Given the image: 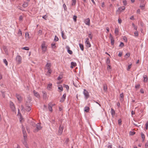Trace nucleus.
Masks as SVG:
<instances>
[{
    "label": "nucleus",
    "instance_id": "f257e3e1",
    "mask_svg": "<svg viewBox=\"0 0 148 148\" xmlns=\"http://www.w3.org/2000/svg\"><path fill=\"white\" fill-rule=\"evenodd\" d=\"M36 129L34 130V132H36L39 130H40L42 129V127L41 126V124L40 123H37L35 125Z\"/></svg>",
    "mask_w": 148,
    "mask_h": 148
},
{
    "label": "nucleus",
    "instance_id": "f03ea898",
    "mask_svg": "<svg viewBox=\"0 0 148 148\" xmlns=\"http://www.w3.org/2000/svg\"><path fill=\"white\" fill-rule=\"evenodd\" d=\"M63 128L64 126L63 125H62V124H60V125L58 131V133L59 135H61L62 134Z\"/></svg>",
    "mask_w": 148,
    "mask_h": 148
},
{
    "label": "nucleus",
    "instance_id": "7ed1b4c3",
    "mask_svg": "<svg viewBox=\"0 0 148 148\" xmlns=\"http://www.w3.org/2000/svg\"><path fill=\"white\" fill-rule=\"evenodd\" d=\"M84 92L83 94L85 96V98L87 99L88 98H89V92L88 91L85 89H84Z\"/></svg>",
    "mask_w": 148,
    "mask_h": 148
},
{
    "label": "nucleus",
    "instance_id": "20e7f679",
    "mask_svg": "<svg viewBox=\"0 0 148 148\" xmlns=\"http://www.w3.org/2000/svg\"><path fill=\"white\" fill-rule=\"evenodd\" d=\"M86 46L88 47H90L91 46V45L89 42V39L88 38H87L86 39V41L85 42Z\"/></svg>",
    "mask_w": 148,
    "mask_h": 148
},
{
    "label": "nucleus",
    "instance_id": "39448f33",
    "mask_svg": "<svg viewBox=\"0 0 148 148\" xmlns=\"http://www.w3.org/2000/svg\"><path fill=\"white\" fill-rule=\"evenodd\" d=\"M42 51L45 52L47 50V47L45 46V43L44 42H43V43L42 44Z\"/></svg>",
    "mask_w": 148,
    "mask_h": 148
},
{
    "label": "nucleus",
    "instance_id": "423d86ee",
    "mask_svg": "<svg viewBox=\"0 0 148 148\" xmlns=\"http://www.w3.org/2000/svg\"><path fill=\"white\" fill-rule=\"evenodd\" d=\"M22 129L23 133V135L24 138L25 139L27 137V135H26V131L25 130V128L24 127L23 125H22Z\"/></svg>",
    "mask_w": 148,
    "mask_h": 148
},
{
    "label": "nucleus",
    "instance_id": "0eeeda50",
    "mask_svg": "<svg viewBox=\"0 0 148 148\" xmlns=\"http://www.w3.org/2000/svg\"><path fill=\"white\" fill-rule=\"evenodd\" d=\"M16 61L18 62V64H20L21 63V58L20 56H17L16 57Z\"/></svg>",
    "mask_w": 148,
    "mask_h": 148
},
{
    "label": "nucleus",
    "instance_id": "6e6552de",
    "mask_svg": "<svg viewBox=\"0 0 148 148\" xmlns=\"http://www.w3.org/2000/svg\"><path fill=\"white\" fill-rule=\"evenodd\" d=\"M10 106L12 110L13 111H14L15 109V106L13 103L12 101L10 102Z\"/></svg>",
    "mask_w": 148,
    "mask_h": 148
},
{
    "label": "nucleus",
    "instance_id": "1a4fd4ad",
    "mask_svg": "<svg viewBox=\"0 0 148 148\" xmlns=\"http://www.w3.org/2000/svg\"><path fill=\"white\" fill-rule=\"evenodd\" d=\"M66 93L64 94L63 95L62 97L61 98L60 100V102H63L65 100V99H66Z\"/></svg>",
    "mask_w": 148,
    "mask_h": 148
},
{
    "label": "nucleus",
    "instance_id": "9d476101",
    "mask_svg": "<svg viewBox=\"0 0 148 148\" xmlns=\"http://www.w3.org/2000/svg\"><path fill=\"white\" fill-rule=\"evenodd\" d=\"M53 106V104L51 103H49L48 105V109L49 111L52 112V107Z\"/></svg>",
    "mask_w": 148,
    "mask_h": 148
},
{
    "label": "nucleus",
    "instance_id": "9b49d317",
    "mask_svg": "<svg viewBox=\"0 0 148 148\" xmlns=\"http://www.w3.org/2000/svg\"><path fill=\"white\" fill-rule=\"evenodd\" d=\"M84 23L86 25H90V20L89 18L86 19L84 20Z\"/></svg>",
    "mask_w": 148,
    "mask_h": 148
},
{
    "label": "nucleus",
    "instance_id": "f8f14e48",
    "mask_svg": "<svg viewBox=\"0 0 148 148\" xmlns=\"http://www.w3.org/2000/svg\"><path fill=\"white\" fill-rule=\"evenodd\" d=\"M3 50L4 51V52H5V53L7 55L8 54V49L7 48V47L6 46H3Z\"/></svg>",
    "mask_w": 148,
    "mask_h": 148
},
{
    "label": "nucleus",
    "instance_id": "ddd939ff",
    "mask_svg": "<svg viewBox=\"0 0 148 148\" xmlns=\"http://www.w3.org/2000/svg\"><path fill=\"white\" fill-rule=\"evenodd\" d=\"M33 93L34 95L37 98H39L40 97V95L39 93L36 92L35 90H33Z\"/></svg>",
    "mask_w": 148,
    "mask_h": 148
},
{
    "label": "nucleus",
    "instance_id": "4468645a",
    "mask_svg": "<svg viewBox=\"0 0 148 148\" xmlns=\"http://www.w3.org/2000/svg\"><path fill=\"white\" fill-rule=\"evenodd\" d=\"M26 139L24 138V140L23 141V143L25 146L26 148H28V146L27 145V143L26 141Z\"/></svg>",
    "mask_w": 148,
    "mask_h": 148
},
{
    "label": "nucleus",
    "instance_id": "2eb2a0df",
    "mask_svg": "<svg viewBox=\"0 0 148 148\" xmlns=\"http://www.w3.org/2000/svg\"><path fill=\"white\" fill-rule=\"evenodd\" d=\"M66 48L68 52L70 54H73L72 51L70 50V48L69 47V46H67Z\"/></svg>",
    "mask_w": 148,
    "mask_h": 148
},
{
    "label": "nucleus",
    "instance_id": "dca6fc26",
    "mask_svg": "<svg viewBox=\"0 0 148 148\" xmlns=\"http://www.w3.org/2000/svg\"><path fill=\"white\" fill-rule=\"evenodd\" d=\"M51 67V64L50 63L47 62L45 66L46 69L50 68Z\"/></svg>",
    "mask_w": 148,
    "mask_h": 148
},
{
    "label": "nucleus",
    "instance_id": "f3484780",
    "mask_svg": "<svg viewBox=\"0 0 148 148\" xmlns=\"http://www.w3.org/2000/svg\"><path fill=\"white\" fill-rule=\"evenodd\" d=\"M143 77L144 78V82L145 83L147 82L148 80V77L147 75H144Z\"/></svg>",
    "mask_w": 148,
    "mask_h": 148
},
{
    "label": "nucleus",
    "instance_id": "a211bd4d",
    "mask_svg": "<svg viewBox=\"0 0 148 148\" xmlns=\"http://www.w3.org/2000/svg\"><path fill=\"white\" fill-rule=\"evenodd\" d=\"M16 97L17 98V99L19 101H21V100L22 98L21 97V96L18 94H16Z\"/></svg>",
    "mask_w": 148,
    "mask_h": 148
},
{
    "label": "nucleus",
    "instance_id": "6ab92c4d",
    "mask_svg": "<svg viewBox=\"0 0 148 148\" xmlns=\"http://www.w3.org/2000/svg\"><path fill=\"white\" fill-rule=\"evenodd\" d=\"M71 68H73L75 66L77 65L76 63L75 62H71Z\"/></svg>",
    "mask_w": 148,
    "mask_h": 148
},
{
    "label": "nucleus",
    "instance_id": "aec40b11",
    "mask_svg": "<svg viewBox=\"0 0 148 148\" xmlns=\"http://www.w3.org/2000/svg\"><path fill=\"white\" fill-rule=\"evenodd\" d=\"M125 8V6H123L122 7H120L119 8L117 11L119 10L121 12H122L124 10Z\"/></svg>",
    "mask_w": 148,
    "mask_h": 148
},
{
    "label": "nucleus",
    "instance_id": "412c9836",
    "mask_svg": "<svg viewBox=\"0 0 148 148\" xmlns=\"http://www.w3.org/2000/svg\"><path fill=\"white\" fill-rule=\"evenodd\" d=\"M28 5V3L27 2H25L22 5V6L24 8H25L27 7Z\"/></svg>",
    "mask_w": 148,
    "mask_h": 148
},
{
    "label": "nucleus",
    "instance_id": "4be33fe9",
    "mask_svg": "<svg viewBox=\"0 0 148 148\" xmlns=\"http://www.w3.org/2000/svg\"><path fill=\"white\" fill-rule=\"evenodd\" d=\"M25 109L26 111L29 112L31 110V108L29 106H26Z\"/></svg>",
    "mask_w": 148,
    "mask_h": 148
},
{
    "label": "nucleus",
    "instance_id": "5701e85b",
    "mask_svg": "<svg viewBox=\"0 0 148 148\" xmlns=\"http://www.w3.org/2000/svg\"><path fill=\"white\" fill-rule=\"evenodd\" d=\"M52 86V84L50 83L48 85L47 89L49 90H50Z\"/></svg>",
    "mask_w": 148,
    "mask_h": 148
},
{
    "label": "nucleus",
    "instance_id": "b1692460",
    "mask_svg": "<svg viewBox=\"0 0 148 148\" xmlns=\"http://www.w3.org/2000/svg\"><path fill=\"white\" fill-rule=\"evenodd\" d=\"M90 110V108L88 107H86L84 108V111L86 112H89Z\"/></svg>",
    "mask_w": 148,
    "mask_h": 148
},
{
    "label": "nucleus",
    "instance_id": "393cba45",
    "mask_svg": "<svg viewBox=\"0 0 148 148\" xmlns=\"http://www.w3.org/2000/svg\"><path fill=\"white\" fill-rule=\"evenodd\" d=\"M79 46L81 49L82 51H83L84 49V47L83 45L81 44H79Z\"/></svg>",
    "mask_w": 148,
    "mask_h": 148
},
{
    "label": "nucleus",
    "instance_id": "a878e982",
    "mask_svg": "<svg viewBox=\"0 0 148 148\" xmlns=\"http://www.w3.org/2000/svg\"><path fill=\"white\" fill-rule=\"evenodd\" d=\"M111 114L112 115V116L114 115L115 114V112L114 110L112 108L111 109Z\"/></svg>",
    "mask_w": 148,
    "mask_h": 148
},
{
    "label": "nucleus",
    "instance_id": "bb28decb",
    "mask_svg": "<svg viewBox=\"0 0 148 148\" xmlns=\"http://www.w3.org/2000/svg\"><path fill=\"white\" fill-rule=\"evenodd\" d=\"M106 63L107 65L110 64V61L109 58H107V61Z\"/></svg>",
    "mask_w": 148,
    "mask_h": 148
},
{
    "label": "nucleus",
    "instance_id": "cd10ccee",
    "mask_svg": "<svg viewBox=\"0 0 148 148\" xmlns=\"http://www.w3.org/2000/svg\"><path fill=\"white\" fill-rule=\"evenodd\" d=\"M47 69L48 70L47 73L49 74V75L51 74L52 72V70L51 68Z\"/></svg>",
    "mask_w": 148,
    "mask_h": 148
},
{
    "label": "nucleus",
    "instance_id": "c85d7f7f",
    "mask_svg": "<svg viewBox=\"0 0 148 148\" xmlns=\"http://www.w3.org/2000/svg\"><path fill=\"white\" fill-rule=\"evenodd\" d=\"M142 138V141L144 142V139H145V135L142 133H141V134Z\"/></svg>",
    "mask_w": 148,
    "mask_h": 148
},
{
    "label": "nucleus",
    "instance_id": "c756f323",
    "mask_svg": "<svg viewBox=\"0 0 148 148\" xmlns=\"http://www.w3.org/2000/svg\"><path fill=\"white\" fill-rule=\"evenodd\" d=\"M61 34H62V37L63 39H65L66 38V36L64 35V34L63 32H62Z\"/></svg>",
    "mask_w": 148,
    "mask_h": 148
},
{
    "label": "nucleus",
    "instance_id": "7c9ffc66",
    "mask_svg": "<svg viewBox=\"0 0 148 148\" xmlns=\"http://www.w3.org/2000/svg\"><path fill=\"white\" fill-rule=\"evenodd\" d=\"M107 90V87L106 84H105L103 85V90L105 91H106Z\"/></svg>",
    "mask_w": 148,
    "mask_h": 148
},
{
    "label": "nucleus",
    "instance_id": "2f4dec72",
    "mask_svg": "<svg viewBox=\"0 0 148 148\" xmlns=\"http://www.w3.org/2000/svg\"><path fill=\"white\" fill-rule=\"evenodd\" d=\"M110 40L111 41V44L113 45H114V39L113 38H112L111 39H110Z\"/></svg>",
    "mask_w": 148,
    "mask_h": 148
},
{
    "label": "nucleus",
    "instance_id": "473e14b6",
    "mask_svg": "<svg viewBox=\"0 0 148 148\" xmlns=\"http://www.w3.org/2000/svg\"><path fill=\"white\" fill-rule=\"evenodd\" d=\"M18 35L19 36H21L22 35V32L20 29H19L18 30Z\"/></svg>",
    "mask_w": 148,
    "mask_h": 148
},
{
    "label": "nucleus",
    "instance_id": "72a5a7b5",
    "mask_svg": "<svg viewBox=\"0 0 148 148\" xmlns=\"http://www.w3.org/2000/svg\"><path fill=\"white\" fill-rule=\"evenodd\" d=\"M25 37L26 39H28L29 37V34L28 32H26L25 34Z\"/></svg>",
    "mask_w": 148,
    "mask_h": 148
},
{
    "label": "nucleus",
    "instance_id": "f704fd0d",
    "mask_svg": "<svg viewBox=\"0 0 148 148\" xmlns=\"http://www.w3.org/2000/svg\"><path fill=\"white\" fill-rule=\"evenodd\" d=\"M114 32H115V33L116 34L118 35V34L119 30H118V28H115Z\"/></svg>",
    "mask_w": 148,
    "mask_h": 148
},
{
    "label": "nucleus",
    "instance_id": "c9c22d12",
    "mask_svg": "<svg viewBox=\"0 0 148 148\" xmlns=\"http://www.w3.org/2000/svg\"><path fill=\"white\" fill-rule=\"evenodd\" d=\"M77 16L75 15H74L73 17V19L74 21L75 22H76L77 21Z\"/></svg>",
    "mask_w": 148,
    "mask_h": 148
},
{
    "label": "nucleus",
    "instance_id": "e433bc0d",
    "mask_svg": "<svg viewBox=\"0 0 148 148\" xmlns=\"http://www.w3.org/2000/svg\"><path fill=\"white\" fill-rule=\"evenodd\" d=\"M76 3V0H72V5H75Z\"/></svg>",
    "mask_w": 148,
    "mask_h": 148
},
{
    "label": "nucleus",
    "instance_id": "4c0bfd02",
    "mask_svg": "<svg viewBox=\"0 0 148 148\" xmlns=\"http://www.w3.org/2000/svg\"><path fill=\"white\" fill-rule=\"evenodd\" d=\"M132 65V64H129L128 66V67H127V71H129L130 70V69L131 68V67Z\"/></svg>",
    "mask_w": 148,
    "mask_h": 148
},
{
    "label": "nucleus",
    "instance_id": "58836bf2",
    "mask_svg": "<svg viewBox=\"0 0 148 148\" xmlns=\"http://www.w3.org/2000/svg\"><path fill=\"white\" fill-rule=\"evenodd\" d=\"M88 37L92 40V33H90L88 34Z\"/></svg>",
    "mask_w": 148,
    "mask_h": 148
},
{
    "label": "nucleus",
    "instance_id": "ea45409f",
    "mask_svg": "<svg viewBox=\"0 0 148 148\" xmlns=\"http://www.w3.org/2000/svg\"><path fill=\"white\" fill-rule=\"evenodd\" d=\"M4 63L5 64V65L7 66L8 65V63L6 59H5L3 60Z\"/></svg>",
    "mask_w": 148,
    "mask_h": 148
},
{
    "label": "nucleus",
    "instance_id": "a19ab883",
    "mask_svg": "<svg viewBox=\"0 0 148 148\" xmlns=\"http://www.w3.org/2000/svg\"><path fill=\"white\" fill-rule=\"evenodd\" d=\"M63 86L64 87H65L67 90H68L69 88V87L68 85L65 84H64Z\"/></svg>",
    "mask_w": 148,
    "mask_h": 148
},
{
    "label": "nucleus",
    "instance_id": "79ce46f5",
    "mask_svg": "<svg viewBox=\"0 0 148 148\" xmlns=\"http://www.w3.org/2000/svg\"><path fill=\"white\" fill-rule=\"evenodd\" d=\"M59 40V38L58 37L56 36H55V38L54 39V41H58Z\"/></svg>",
    "mask_w": 148,
    "mask_h": 148
},
{
    "label": "nucleus",
    "instance_id": "37998d69",
    "mask_svg": "<svg viewBox=\"0 0 148 148\" xmlns=\"http://www.w3.org/2000/svg\"><path fill=\"white\" fill-rule=\"evenodd\" d=\"M124 46V43L123 42H121L120 45H119V47H121V48L123 47Z\"/></svg>",
    "mask_w": 148,
    "mask_h": 148
},
{
    "label": "nucleus",
    "instance_id": "c03bdc74",
    "mask_svg": "<svg viewBox=\"0 0 148 148\" xmlns=\"http://www.w3.org/2000/svg\"><path fill=\"white\" fill-rule=\"evenodd\" d=\"M134 34L135 35V36H138V32L137 31H136L134 32Z\"/></svg>",
    "mask_w": 148,
    "mask_h": 148
},
{
    "label": "nucleus",
    "instance_id": "a18cd8bd",
    "mask_svg": "<svg viewBox=\"0 0 148 148\" xmlns=\"http://www.w3.org/2000/svg\"><path fill=\"white\" fill-rule=\"evenodd\" d=\"M63 6L64 8V10H65V11L67 9V8H66V5H65V4L64 3L63 4Z\"/></svg>",
    "mask_w": 148,
    "mask_h": 148
},
{
    "label": "nucleus",
    "instance_id": "49530a36",
    "mask_svg": "<svg viewBox=\"0 0 148 148\" xmlns=\"http://www.w3.org/2000/svg\"><path fill=\"white\" fill-rule=\"evenodd\" d=\"M22 49H24L26 50H29V48L28 47H23Z\"/></svg>",
    "mask_w": 148,
    "mask_h": 148
},
{
    "label": "nucleus",
    "instance_id": "de8ad7c7",
    "mask_svg": "<svg viewBox=\"0 0 148 148\" xmlns=\"http://www.w3.org/2000/svg\"><path fill=\"white\" fill-rule=\"evenodd\" d=\"M42 31L41 30H39L38 31V34L39 35H42Z\"/></svg>",
    "mask_w": 148,
    "mask_h": 148
},
{
    "label": "nucleus",
    "instance_id": "09e8293b",
    "mask_svg": "<svg viewBox=\"0 0 148 148\" xmlns=\"http://www.w3.org/2000/svg\"><path fill=\"white\" fill-rule=\"evenodd\" d=\"M122 121L121 119H119L118 120V124L119 125H121V124Z\"/></svg>",
    "mask_w": 148,
    "mask_h": 148
},
{
    "label": "nucleus",
    "instance_id": "8fccbe9b",
    "mask_svg": "<svg viewBox=\"0 0 148 148\" xmlns=\"http://www.w3.org/2000/svg\"><path fill=\"white\" fill-rule=\"evenodd\" d=\"M94 101V102H95V103H96L97 104H98L100 106H101V105L99 103L100 102H99V100H97V101Z\"/></svg>",
    "mask_w": 148,
    "mask_h": 148
},
{
    "label": "nucleus",
    "instance_id": "3c124183",
    "mask_svg": "<svg viewBox=\"0 0 148 148\" xmlns=\"http://www.w3.org/2000/svg\"><path fill=\"white\" fill-rule=\"evenodd\" d=\"M108 65V66L107 67V69L108 70L110 69H111V67L110 65V64H108V65Z\"/></svg>",
    "mask_w": 148,
    "mask_h": 148
},
{
    "label": "nucleus",
    "instance_id": "603ef678",
    "mask_svg": "<svg viewBox=\"0 0 148 148\" xmlns=\"http://www.w3.org/2000/svg\"><path fill=\"white\" fill-rule=\"evenodd\" d=\"M140 86V85L139 84H137L135 85V87L137 89L139 88Z\"/></svg>",
    "mask_w": 148,
    "mask_h": 148
},
{
    "label": "nucleus",
    "instance_id": "864d4df0",
    "mask_svg": "<svg viewBox=\"0 0 148 148\" xmlns=\"http://www.w3.org/2000/svg\"><path fill=\"white\" fill-rule=\"evenodd\" d=\"M51 45L52 47L53 48H55L56 47L55 43H52L51 44Z\"/></svg>",
    "mask_w": 148,
    "mask_h": 148
},
{
    "label": "nucleus",
    "instance_id": "5fc2aeb1",
    "mask_svg": "<svg viewBox=\"0 0 148 148\" xmlns=\"http://www.w3.org/2000/svg\"><path fill=\"white\" fill-rule=\"evenodd\" d=\"M148 127V121L145 124V128L146 130H147Z\"/></svg>",
    "mask_w": 148,
    "mask_h": 148
},
{
    "label": "nucleus",
    "instance_id": "6e6d98bb",
    "mask_svg": "<svg viewBox=\"0 0 148 148\" xmlns=\"http://www.w3.org/2000/svg\"><path fill=\"white\" fill-rule=\"evenodd\" d=\"M58 88L61 90V91H62L63 90V88L62 86H60L58 87Z\"/></svg>",
    "mask_w": 148,
    "mask_h": 148
},
{
    "label": "nucleus",
    "instance_id": "4d7b16f0",
    "mask_svg": "<svg viewBox=\"0 0 148 148\" xmlns=\"http://www.w3.org/2000/svg\"><path fill=\"white\" fill-rule=\"evenodd\" d=\"M140 25L142 27H143L144 26V24L142 21L140 22Z\"/></svg>",
    "mask_w": 148,
    "mask_h": 148
},
{
    "label": "nucleus",
    "instance_id": "13d9d810",
    "mask_svg": "<svg viewBox=\"0 0 148 148\" xmlns=\"http://www.w3.org/2000/svg\"><path fill=\"white\" fill-rule=\"evenodd\" d=\"M123 3L124 5H126L127 4V1L126 0H124L123 1Z\"/></svg>",
    "mask_w": 148,
    "mask_h": 148
},
{
    "label": "nucleus",
    "instance_id": "bf43d9fd",
    "mask_svg": "<svg viewBox=\"0 0 148 148\" xmlns=\"http://www.w3.org/2000/svg\"><path fill=\"white\" fill-rule=\"evenodd\" d=\"M140 7L141 9H143L145 7V5H140Z\"/></svg>",
    "mask_w": 148,
    "mask_h": 148
},
{
    "label": "nucleus",
    "instance_id": "052dcab7",
    "mask_svg": "<svg viewBox=\"0 0 148 148\" xmlns=\"http://www.w3.org/2000/svg\"><path fill=\"white\" fill-rule=\"evenodd\" d=\"M123 39L125 42H127V40L126 37H124Z\"/></svg>",
    "mask_w": 148,
    "mask_h": 148
},
{
    "label": "nucleus",
    "instance_id": "680f3d73",
    "mask_svg": "<svg viewBox=\"0 0 148 148\" xmlns=\"http://www.w3.org/2000/svg\"><path fill=\"white\" fill-rule=\"evenodd\" d=\"M130 56V53H127L125 54V56H128L127 58H128V57H129Z\"/></svg>",
    "mask_w": 148,
    "mask_h": 148
},
{
    "label": "nucleus",
    "instance_id": "e2e57ef3",
    "mask_svg": "<svg viewBox=\"0 0 148 148\" xmlns=\"http://www.w3.org/2000/svg\"><path fill=\"white\" fill-rule=\"evenodd\" d=\"M148 146V141H147L145 145V148H147Z\"/></svg>",
    "mask_w": 148,
    "mask_h": 148
},
{
    "label": "nucleus",
    "instance_id": "0e129e2a",
    "mask_svg": "<svg viewBox=\"0 0 148 148\" xmlns=\"http://www.w3.org/2000/svg\"><path fill=\"white\" fill-rule=\"evenodd\" d=\"M122 53L121 52H120L118 54V56L119 57H120L122 56Z\"/></svg>",
    "mask_w": 148,
    "mask_h": 148
},
{
    "label": "nucleus",
    "instance_id": "69168bd1",
    "mask_svg": "<svg viewBox=\"0 0 148 148\" xmlns=\"http://www.w3.org/2000/svg\"><path fill=\"white\" fill-rule=\"evenodd\" d=\"M69 141V139L67 138L66 139V140L65 141V143H66V144H67L68 143V142Z\"/></svg>",
    "mask_w": 148,
    "mask_h": 148
},
{
    "label": "nucleus",
    "instance_id": "338daca9",
    "mask_svg": "<svg viewBox=\"0 0 148 148\" xmlns=\"http://www.w3.org/2000/svg\"><path fill=\"white\" fill-rule=\"evenodd\" d=\"M120 97L121 98H123V93H121L120 95Z\"/></svg>",
    "mask_w": 148,
    "mask_h": 148
},
{
    "label": "nucleus",
    "instance_id": "774afa93",
    "mask_svg": "<svg viewBox=\"0 0 148 148\" xmlns=\"http://www.w3.org/2000/svg\"><path fill=\"white\" fill-rule=\"evenodd\" d=\"M140 92L141 93H144V91L143 89H141L140 90Z\"/></svg>",
    "mask_w": 148,
    "mask_h": 148
}]
</instances>
